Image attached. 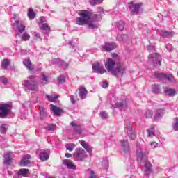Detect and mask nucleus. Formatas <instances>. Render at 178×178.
<instances>
[{
    "instance_id": "obj_1",
    "label": "nucleus",
    "mask_w": 178,
    "mask_h": 178,
    "mask_svg": "<svg viewBox=\"0 0 178 178\" xmlns=\"http://www.w3.org/2000/svg\"><path fill=\"white\" fill-rule=\"evenodd\" d=\"M148 156V152L147 149H143L140 144L136 145V159L138 162L141 163L144 162L145 163V172L144 175L147 177L151 176L152 173V164L151 162L147 161V157Z\"/></svg>"
},
{
    "instance_id": "obj_2",
    "label": "nucleus",
    "mask_w": 178,
    "mask_h": 178,
    "mask_svg": "<svg viewBox=\"0 0 178 178\" xmlns=\"http://www.w3.org/2000/svg\"><path fill=\"white\" fill-rule=\"evenodd\" d=\"M79 17H76V24L79 26H83V24H88V29H97L98 24L95 23V21H92V17H91V13L88 10H82L78 12Z\"/></svg>"
},
{
    "instance_id": "obj_3",
    "label": "nucleus",
    "mask_w": 178,
    "mask_h": 178,
    "mask_svg": "<svg viewBox=\"0 0 178 178\" xmlns=\"http://www.w3.org/2000/svg\"><path fill=\"white\" fill-rule=\"evenodd\" d=\"M22 86L29 91H38V82L35 80V76L31 75L28 77V80L24 81Z\"/></svg>"
},
{
    "instance_id": "obj_4",
    "label": "nucleus",
    "mask_w": 178,
    "mask_h": 178,
    "mask_svg": "<svg viewBox=\"0 0 178 178\" xmlns=\"http://www.w3.org/2000/svg\"><path fill=\"white\" fill-rule=\"evenodd\" d=\"M126 72V66L123 63L118 62L113 72V76H123Z\"/></svg>"
},
{
    "instance_id": "obj_5",
    "label": "nucleus",
    "mask_w": 178,
    "mask_h": 178,
    "mask_svg": "<svg viewBox=\"0 0 178 178\" xmlns=\"http://www.w3.org/2000/svg\"><path fill=\"white\" fill-rule=\"evenodd\" d=\"M73 157L80 162H84L87 158V154L83 148H76L75 152L73 154Z\"/></svg>"
},
{
    "instance_id": "obj_6",
    "label": "nucleus",
    "mask_w": 178,
    "mask_h": 178,
    "mask_svg": "<svg viewBox=\"0 0 178 178\" xmlns=\"http://www.w3.org/2000/svg\"><path fill=\"white\" fill-rule=\"evenodd\" d=\"M12 107L8 104H0V118L6 119L8 115L10 113Z\"/></svg>"
},
{
    "instance_id": "obj_7",
    "label": "nucleus",
    "mask_w": 178,
    "mask_h": 178,
    "mask_svg": "<svg viewBox=\"0 0 178 178\" xmlns=\"http://www.w3.org/2000/svg\"><path fill=\"white\" fill-rule=\"evenodd\" d=\"M148 60L154 65H161L162 63V57L158 53H152L150 55H149Z\"/></svg>"
},
{
    "instance_id": "obj_8",
    "label": "nucleus",
    "mask_w": 178,
    "mask_h": 178,
    "mask_svg": "<svg viewBox=\"0 0 178 178\" xmlns=\"http://www.w3.org/2000/svg\"><path fill=\"white\" fill-rule=\"evenodd\" d=\"M154 77L156 79H158V80H168L171 83H175V77H173V75L172 74H169L166 75L163 73H154Z\"/></svg>"
},
{
    "instance_id": "obj_9",
    "label": "nucleus",
    "mask_w": 178,
    "mask_h": 178,
    "mask_svg": "<svg viewBox=\"0 0 178 178\" xmlns=\"http://www.w3.org/2000/svg\"><path fill=\"white\" fill-rule=\"evenodd\" d=\"M116 60H113L112 58H108L107 61L105 63V67L109 72L111 73V74H113V72L115 71V68L116 67Z\"/></svg>"
},
{
    "instance_id": "obj_10",
    "label": "nucleus",
    "mask_w": 178,
    "mask_h": 178,
    "mask_svg": "<svg viewBox=\"0 0 178 178\" xmlns=\"http://www.w3.org/2000/svg\"><path fill=\"white\" fill-rule=\"evenodd\" d=\"M3 158L4 165H6V166H10V165H12V159L15 158V153H13V152H8L4 154Z\"/></svg>"
},
{
    "instance_id": "obj_11",
    "label": "nucleus",
    "mask_w": 178,
    "mask_h": 178,
    "mask_svg": "<svg viewBox=\"0 0 178 178\" xmlns=\"http://www.w3.org/2000/svg\"><path fill=\"white\" fill-rule=\"evenodd\" d=\"M92 70L95 73H98L99 74L106 73V70H105L104 65H101L99 63H96L92 65Z\"/></svg>"
},
{
    "instance_id": "obj_12",
    "label": "nucleus",
    "mask_w": 178,
    "mask_h": 178,
    "mask_svg": "<svg viewBox=\"0 0 178 178\" xmlns=\"http://www.w3.org/2000/svg\"><path fill=\"white\" fill-rule=\"evenodd\" d=\"M143 6V3H130L129 8L133 13H136V15L140 12L141 10V8Z\"/></svg>"
},
{
    "instance_id": "obj_13",
    "label": "nucleus",
    "mask_w": 178,
    "mask_h": 178,
    "mask_svg": "<svg viewBox=\"0 0 178 178\" xmlns=\"http://www.w3.org/2000/svg\"><path fill=\"white\" fill-rule=\"evenodd\" d=\"M97 13L92 15V22H99L102 19V15H104V8L102 7H99L97 8Z\"/></svg>"
},
{
    "instance_id": "obj_14",
    "label": "nucleus",
    "mask_w": 178,
    "mask_h": 178,
    "mask_svg": "<svg viewBox=\"0 0 178 178\" xmlns=\"http://www.w3.org/2000/svg\"><path fill=\"white\" fill-rule=\"evenodd\" d=\"M126 129L127 131V134L131 140L136 139V131L134 130V128H133V124H129L126 125Z\"/></svg>"
},
{
    "instance_id": "obj_15",
    "label": "nucleus",
    "mask_w": 178,
    "mask_h": 178,
    "mask_svg": "<svg viewBox=\"0 0 178 178\" xmlns=\"http://www.w3.org/2000/svg\"><path fill=\"white\" fill-rule=\"evenodd\" d=\"M102 48L104 51H106V52H111V51L116 49V44L113 42H106L104 44L102 45Z\"/></svg>"
},
{
    "instance_id": "obj_16",
    "label": "nucleus",
    "mask_w": 178,
    "mask_h": 178,
    "mask_svg": "<svg viewBox=\"0 0 178 178\" xmlns=\"http://www.w3.org/2000/svg\"><path fill=\"white\" fill-rule=\"evenodd\" d=\"M15 24L16 25L19 33H23L24 30H26V25L22 21L15 20Z\"/></svg>"
},
{
    "instance_id": "obj_17",
    "label": "nucleus",
    "mask_w": 178,
    "mask_h": 178,
    "mask_svg": "<svg viewBox=\"0 0 178 178\" xmlns=\"http://www.w3.org/2000/svg\"><path fill=\"white\" fill-rule=\"evenodd\" d=\"M49 159V150H43L39 154V159L43 162Z\"/></svg>"
},
{
    "instance_id": "obj_18",
    "label": "nucleus",
    "mask_w": 178,
    "mask_h": 178,
    "mask_svg": "<svg viewBox=\"0 0 178 178\" xmlns=\"http://www.w3.org/2000/svg\"><path fill=\"white\" fill-rule=\"evenodd\" d=\"M121 147L125 154L130 152V146L129 145V141L127 140H121Z\"/></svg>"
},
{
    "instance_id": "obj_19",
    "label": "nucleus",
    "mask_w": 178,
    "mask_h": 178,
    "mask_svg": "<svg viewBox=\"0 0 178 178\" xmlns=\"http://www.w3.org/2000/svg\"><path fill=\"white\" fill-rule=\"evenodd\" d=\"M31 156L30 154L24 155L23 159L21 161L20 165L21 166H29L31 162L30 161V159Z\"/></svg>"
},
{
    "instance_id": "obj_20",
    "label": "nucleus",
    "mask_w": 178,
    "mask_h": 178,
    "mask_svg": "<svg viewBox=\"0 0 178 178\" xmlns=\"http://www.w3.org/2000/svg\"><path fill=\"white\" fill-rule=\"evenodd\" d=\"M115 108L120 109V111H123L127 108V103L124 100H120L115 104Z\"/></svg>"
},
{
    "instance_id": "obj_21",
    "label": "nucleus",
    "mask_w": 178,
    "mask_h": 178,
    "mask_svg": "<svg viewBox=\"0 0 178 178\" xmlns=\"http://www.w3.org/2000/svg\"><path fill=\"white\" fill-rule=\"evenodd\" d=\"M63 163L67 168V169H73L74 170L77 169V167L74 165V163H73V162H72L70 160H63Z\"/></svg>"
},
{
    "instance_id": "obj_22",
    "label": "nucleus",
    "mask_w": 178,
    "mask_h": 178,
    "mask_svg": "<svg viewBox=\"0 0 178 178\" xmlns=\"http://www.w3.org/2000/svg\"><path fill=\"white\" fill-rule=\"evenodd\" d=\"M49 106H50L51 111H52V112H54V113H55L56 116H60V113H62L63 112L62 108L56 106H54L53 104H51Z\"/></svg>"
},
{
    "instance_id": "obj_23",
    "label": "nucleus",
    "mask_w": 178,
    "mask_h": 178,
    "mask_svg": "<svg viewBox=\"0 0 178 178\" xmlns=\"http://www.w3.org/2000/svg\"><path fill=\"white\" fill-rule=\"evenodd\" d=\"M87 94H88V92L86 90V88L84 87L79 88V95L81 99H86V98H87Z\"/></svg>"
},
{
    "instance_id": "obj_24",
    "label": "nucleus",
    "mask_w": 178,
    "mask_h": 178,
    "mask_svg": "<svg viewBox=\"0 0 178 178\" xmlns=\"http://www.w3.org/2000/svg\"><path fill=\"white\" fill-rule=\"evenodd\" d=\"M30 175V170L26 168H21L17 172L18 176H22V177H27Z\"/></svg>"
},
{
    "instance_id": "obj_25",
    "label": "nucleus",
    "mask_w": 178,
    "mask_h": 178,
    "mask_svg": "<svg viewBox=\"0 0 178 178\" xmlns=\"http://www.w3.org/2000/svg\"><path fill=\"white\" fill-rule=\"evenodd\" d=\"M23 65H24L26 69H28V70H30V72L34 70V66H33V64H31V61H30V59L24 60Z\"/></svg>"
},
{
    "instance_id": "obj_26",
    "label": "nucleus",
    "mask_w": 178,
    "mask_h": 178,
    "mask_svg": "<svg viewBox=\"0 0 178 178\" xmlns=\"http://www.w3.org/2000/svg\"><path fill=\"white\" fill-rule=\"evenodd\" d=\"M165 112V108H160L156 111L155 115H154V120H158L159 118H162Z\"/></svg>"
},
{
    "instance_id": "obj_27",
    "label": "nucleus",
    "mask_w": 178,
    "mask_h": 178,
    "mask_svg": "<svg viewBox=\"0 0 178 178\" xmlns=\"http://www.w3.org/2000/svg\"><path fill=\"white\" fill-rule=\"evenodd\" d=\"M10 66V60L4 59L1 62V69L8 70V67Z\"/></svg>"
},
{
    "instance_id": "obj_28",
    "label": "nucleus",
    "mask_w": 178,
    "mask_h": 178,
    "mask_svg": "<svg viewBox=\"0 0 178 178\" xmlns=\"http://www.w3.org/2000/svg\"><path fill=\"white\" fill-rule=\"evenodd\" d=\"M70 124L74 128L75 133H78V134H81V128H80V126H79L74 122H71Z\"/></svg>"
},
{
    "instance_id": "obj_29",
    "label": "nucleus",
    "mask_w": 178,
    "mask_h": 178,
    "mask_svg": "<svg viewBox=\"0 0 178 178\" xmlns=\"http://www.w3.org/2000/svg\"><path fill=\"white\" fill-rule=\"evenodd\" d=\"M39 111L40 112L41 119H45V118L48 116V114L47 113V111L45 110V108H44L43 106L39 107Z\"/></svg>"
},
{
    "instance_id": "obj_30",
    "label": "nucleus",
    "mask_w": 178,
    "mask_h": 178,
    "mask_svg": "<svg viewBox=\"0 0 178 178\" xmlns=\"http://www.w3.org/2000/svg\"><path fill=\"white\" fill-rule=\"evenodd\" d=\"M164 92L169 97H175L176 95V90L168 88L164 90Z\"/></svg>"
},
{
    "instance_id": "obj_31",
    "label": "nucleus",
    "mask_w": 178,
    "mask_h": 178,
    "mask_svg": "<svg viewBox=\"0 0 178 178\" xmlns=\"http://www.w3.org/2000/svg\"><path fill=\"white\" fill-rule=\"evenodd\" d=\"M176 34L175 32H168V31H162L161 35L164 37V38H169L170 37H173Z\"/></svg>"
},
{
    "instance_id": "obj_32",
    "label": "nucleus",
    "mask_w": 178,
    "mask_h": 178,
    "mask_svg": "<svg viewBox=\"0 0 178 178\" xmlns=\"http://www.w3.org/2000/svg\"><path fill=\"white\" fill-rule=\"evenodd\" d=\"M27 15L30 20H33L35 17V13L33 10V8H29Z\"/></svg>"
},
{
    "instance_id": "obj_33",
    "label": "nucleus",
    "mask_w": 178,
    "mask_h": 178,
    "mask_svg": "<svg viewBox=\"0 0 178 178\" xmlns=\"http://www.w3.org/2000/svg\"><path fill=\"white\" fill-rule=\"evenodd\" d=\"M115 26L118 30H120L121 31L124 30V22L123 21H119L118 22H116Z\"/></svg>"
},
{
    "instance_id": "obj_34",
    "label": "nucleus",
    "mask_w": 178,
    "mask_h": 178,
    "mask_svg": "<svg viewBox=\"0 0 178 178\" xmlns=\"http://www.w3.org/2000/svg\"><path fill=\"white\" fill-rule=\"evenodd\" d=\"M154 129H155V126L152 125L149 129H147V136L148 137H154L155 136V133L154 132Z\"/></svg>"
},
{
    "instance_id": "obj_35",
    "label": "nucleus",
    "mask_w": 178,
    "mask_h": 178,
    "mask_svg": "<svg viewBox=\"0 0 178 178\" xmlns=\"http://www.w3.org/2000/svg\"><path fill=\"white\" fill-rule=\"evenodd\" d=\"M65 147H66V149L72 152L76 147V145L74 143H67L65 145Z\"/></svg>"
},
{
    "instance_id": "obj_36",
    "label": "nucleus",
    "mask_w": 178,
    "mask_h": 178,
    "mask_svg": "<svg viewBox=\"0 0 178 178\" xmlns=\"http://www.w3.org/2000/svg\"><path fill=\"white\" fill-rule=\"evenodd\" d=\"M87 173H88V175H89L88 178H97V175L95 174L94 170H92L91 169H88L87 170Z\"/></svg>"
},
{
    "instance_id": "obj_37",
    "label": "nucleus",
    "mask_w": 178,
    "mask_h": 178,
    "mask_svg": "<svg viewBox=\"0 0 178 178\" xmlns=\"http://www.w3.org/2000/svg\"><path fill=\"white\" fill-rule=\"evenodd\" d=\"M102 165L103 169H108L109 168V161H108V159H105L102 160Z\"/></svg>"
},
{
    "instance_id": "obj_38",
    "label": "nucleus",
    "mask_w": 178,
    "mask_h": 178,
    "mask_svg": "<svg viewBox=\"0 0 178 178\" xmlns=\"http://www.w3.org/2000/svg\"><path fill=\"white\" fill-rule=\"evenodd\" d=\"M89 2L90 5H92L94 6L95 5H99V3H102V2H104V0H89Z\"/></svg>"
},
{
    "instance_id": "obj_39",
    "label": "nucleus",
    "mask_w": 178,
    "mask_h": 178,
    "mask_svg": "<svg viewBox=\"0 0 178 178\" xmlns=\"http://www.w3.org/2000/svg\"><path fill=\"white\" fill-rule=\"evenodd\" d=\"M46 97H47L48 101H50V102H55V101H56V99H58V98H59V97H58V95H55V96L47 95Z\"/></svg>"
},
{
    "instance_id": "obj_40",
    "label": "nucleus",
    "mask_w": 178,
    "mask_h": 178,
    "mask_svg": "<svg viewBox=\"0 0 178 178\" xmlns=\"http://www.w3.org/2000/svg\"><path fill=\"white\" fill-rule=\"evenodd\" d=\"M172 127L175 131H178V118H175Z\"/></svg>"
},
{
    "instance_id": "obj_41",
    "label": "nucleus",
    "mask_w": 178,
    "mask_h": 178,
    "mask_svg": "<svg viewBox=\"0 0 178 178\" xmlns=\"http://www.w3.org/2000/svg\"><path fill=\"white\" fill-rule=\"evenodd\" d=\"M41 30H44L45 31H49L51 27L47 24H42L40 26Z\"/></svg>"
},
{
    "instance_id": "obj_42",
    "label": "nucleus",
    "mask_w": 178,
    "mask_h": 178,
    "mask_svg": "<svg viewBox=\"0 0 178 178\" xmlns=\"http://www.w3.org/2000/svg\"><path fill=\"white\" fill-rule=\"evenodd\" d=\"M58 66H60L63 69H67V67L69 66V64H67V63L61 60V61H60V64H59Z\"/></svg>"
},
{
    "instance_id": "obj_43",
    "label": "nucleus",
    "mask_w": 178,
    "mask_h": 178,
    "mask_svg": "<svg viewBox=\"0 0 178 178\" xmlns=\"http://www.w3.org/2000/svg\"><path fill=\"white\" fill-rule=\"evenodd\" d=\"M65 80H66V78L65 77V76L63 75L60 76L58 79V84H63Z\"/></svg>"
},
{
    "instance_id": "obj_44",
    "label": "nucleus",
    "mask_w": 178,
    "mask_h": 178,
    "mask_svg": "<svg viewBox=\"0 0 178 178\" xmlns=\"http://www.w3.org/2000/svg\"><path fill=\"white\" fill-rule=\"evenodd\" d=\"M22 40L23 41H29L30 40V35L27 33H24L22 36Z\"/></svg>"
},
{
    "instance_id": "obj_45",
    "label": "nucleus",
    "mask_w": 178,
    "mask_h": 178,
    "mask_svg": "<svg viewBox=\"0 0 178 178\" xmlns=\"http://www.w3.org/2000/svg\"><path fill=\"white\" fill-rule=\"evenodd\" d=\"M47 130L49 131H54L55 129H56V127L54 124H50L46 127Z\"/></svg>"
},
{
    "instance_id": "obj_46",
    "label": "nucleus",
    "mask_w": 178,
    "mask_h": 178,
    "mask_svg": "<svg viewBox=\"0 0 178 178\" xmlns=\"http://www.w3.org/2000/svg\"><path fill=\"white\" fill-rule=\"evenodd\" d=\"M159 90H160L159 86L154 85L152 86V91L154 94H158L159 92Z\"/></svg>"
},
{
    "instance_id": "obj_47",
    "label": "nucleus",
    "mask_w": 178,
    "mask_h": 178,
    "mask_svg": "<svg viewBox=\"0 0 178 178\" xmlns=\"http://www.w3.org/2000/svg\"><path fill=\"white\" fill-rule=\"evenodd\" d=\"M70 45L74 48L77 45V38H74L72 41H70Z\"/></svg>"
},
{
    "instance_id": "obj_48",
    "label": "nucleus",
    "mask_w": 178,
    "mask_h": 178,
    "mask_svg": "<svg viewBox=\"0 0 178 178\" xmlns=\"http://www.w3.org/2000/svg\"><path fill=\"white\" fill-rule=\"evenodd\" d=\"M154 113H152V111H151V110H148L147 111H146L145 116L149 119H151Z\"/></svg>"
},
{
    "instance_id": "obj_49",
    "label": "nucleus",
    "mask_w": 178,
    "mask_h": 178,
    "mask_svg": "<svg viewBox=\"0 0 178 178\" xmlns=\"http://www.w3.org/2000/svg\"><path fill=\"white\" fill-rule=\"evenodd\" d=\"M111 58H113V59H114V60H120V57H119V55H118V54L115 53H113L111 54Z\"/></svg>"
},
{
    "instance_id": "obj_50",
    "label": "nucleus",
    "mask_w": 178,
    "mask_h": 178,
    "mask_svg": "<svg viewBox=\"0 0 178 178\" xmlns=\"http://www.w3.org/2000/svg\"><path fill=\"white\" fill-rule=\"evenodd\" d=\"M100 117L102 119H108V113L105 111H102L100 113Z\"/></svg>"
},
{
    "instance_id": "obj_51",
    "label": "nucleus",
    "mask_w": 178,
    "mask_h": 178,
    "mask_svg": "<svg viewBox=\"0 0 178 178\" xmlns=\"http://www.w3.org/2000/svg\"><path fill=\"white\" fill-rule=\"evenodd\" d=\"M60 62H61V60H59L58 58H54L52 60L53 65H58L59 66V65H60Z\"/></svg>"
},
{
    "instance_id": "obj_52",
    "label": "nucleus",
    "mask_w": 178,
    "mask_h": 178,
    "mask_svg": "<svg viewBox=\"0 0 178 178\" xmlns=\"http://www.w3.org/2000/svg\"><path fill=\"white\" fill-rule=\"evenodd\" d=\"M0 131L2 134H5V133H6V127H5L3 124L1 125Z\"/></svg>"
},
{
    "instance_id": "obj_53",
    "label": "nucleus",
    "mask_w": 178,
    "mask_h": 178,
    "mask_svg": "<svg viewBox=\"0 0 178 178\" xmlns=\"http://www.w3.org/2000/svg\"><path fill=\"white\" fill-rule=\"evenodd\" d=\"M80 144L85 149L89 146L88 143L83 140H81Z\"/></svg>"
},
{
    "instance_id": "obj_54",
    "label": "nucleus",
    "mask_w": 178,
    "mask_h": 178,
    "mask_svg": "<svg viewBox=\"0 0 178 178\" xmlns=\"http://www.w3.org/2000/svg\"><path fill=\"white\" fill-rule=\"evenodd\" d=\"M70 99L71 104H72V105H74L76 104V97L74 96L70 95Z\"/></svg>"
},
{
    "instance_id": "obj_55",
    "label": "nucleus",
    "mask_w": 178,
    "mask_h": 178,
    "mask_svg": "<svg viewBox=\"0 0 178 178\" xmlns=\"http://www.w3.org/2000/svg\"><path fill=\"white\" fill-rule=\"evenodd\" d=\"M147 49L149 52H153V51H155V47L150 44L147 47Z\"/></svg>"
},
{
    "instance_id": "obj_56",
    "label": "nucleus",
    "mask_w": 178,
    "mask_h": 178,
    "mask_svg": "<svg viewBox=\"0 0 178 178\" xmlns=\"http://www.w3.org/2000/svg\"><path fill=\"white\" fill-rule=\"evenodd\" d=\"M0 81L2 84H8V79L3 76L0 77Z\"/></svg>"
},
{
    "instance_id": "obj_57",
    "label": "nucleus",
    "mask_w": 178,
    "mask_h": 178,
    "mask_svg": "<svg viewBox=\"0 0 178 178\" xmlns=\"http://www.w3.org/2000/svg\"><path fill=\"white\" fill-rule=\"evenodd\" d=\"M49 76L45 74H42V81H48Z\"/></svg>"
},
{
    "instance_id": "obj_58",
    "label": "nucleus",
    "mask_w": 178,
    "mask_h": 178,
    "mask_svg": "<svg viewBox=\"0 0 178 178\" xmlns=\"http://www.w3.org/2000/svg\"><path fill=\"white\" fill-rule=\"evenodd\" d=\"M150 145L152 148H158V143L156 142H152Z\"/></svg>"
},
{
    "instance_id": "obj_59",
    "label": "nucleus",
    "mask_w": 178,
    "mask_h": 178,
    "mask_svg": "<svg viewBox=\"0 0 178 178\" xmlns=\"http://www.w3.org/2000/svg\"><path fill=\"white\" fill-rule=\"evenodd\" d=\"M102 87L103 88H108V87H109V83H108V82L106 81H104L102 84Z\"/></svg>"
},
{
    "instance_id": "obj_60",
    "label": "nucleus",
    "mask_w": 178,
    "mask_h": 178,
    "mask_svg": "<svg viewBox=\"0 0 178 178\" xmlns=\"http://www.w3.org/2000/svg\"><path fill=\"white\" fill-rule=\"evenodd\" d=\"M85 149L87 151V152H88V154H91V152H92V149L90 145L88 146Z\"/></svg>"
},
{
    "instance_id": "obj_61",
    "label": "nucleus",
    "mask_w": 178,
    "mask_h": 178,
    "mask_svg": "<svg viewBox=\"0 0 178 178\" xmlns=\"http://www.w3.org/2000/svg\"><path fill=\"white\" fill-rule=\"evenodd\" d=\"M33 37H34L35 38H41L40 37V33H38V32H34V33H33Z\"/></svg>"
},
{
    "instance_id": "obj_62",
    "label": "nucleus",
    "mask_w": 178,
    "mask_h": 178,
    "mask_svg": "<svg viewBox=\"0 0 178 178\" xmlns=\"http://www.w3.org/2000/svg\"><path fill=\"white\" fill-rule=\"evenodd\" d=\"M65 156L66 158H72V154H71L70 153H66V154H65Z\"/></svg>"
},
{
    "instance_id": "obj_63",
    "label": "nucleus",
    "mask_w": 178,
    "mask_h": 178,
    "mask_svg": "<svg viewBox=\"0 0 178 178\" xmlns=\"http://www.w3.org/2000/svg\"><path fill=\"white\" fill-rule=\"evenodd\" d=\"M44 19V17H41L40 19V24H42L44 23V22L42 21V19Z\"/></svg>"
},
{
    "instance_id": "obj_64",
    "label": "nucleus",
    "mask_w": 178,
    "mask_h": 178,
    "mask_svg": "<svg viewBox=\"0 0 178 178\" xmlns=\"http://www.w3.org/2000/svg\"><path fill=\"white\" fill-rule=\"evenodd\" d=\"M125 177L126 178H131V177H129V175H127Z\"/></svg>"
}]
</instances>
